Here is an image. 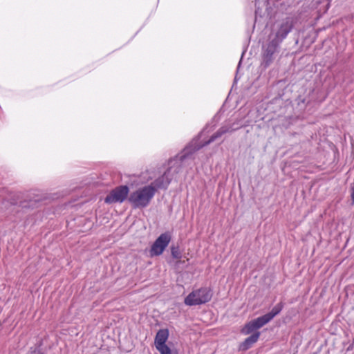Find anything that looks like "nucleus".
Listing matches in <instances>:
<instances>
[{
    "instance_id": "19",
    "label": "nucleus",
    "mask_w": 354,
    "mask_h": 354,
    "mask_svg": "<svg viewBox=\"0 0 354 354\" xmlns=\"http://www.w3.org/2000/svg\"><path fill=\"white\" fill-rule=\"evenodd\" d=\"M329 8V3L328 2L327 4L326 5V9L324 10V12H326V10L328 9Z\"/></svg>"
},
{
    "instance_id": "14",
    "label": "nucleus",
    "mask_w": 354,
    "mask_h": 354,
    "mask_svg": "<svg viewBox=\"0 0 354 354\" xmlns=\"http://www.w3.org/2000/svg\"><path fill=\"white\" fill-rule=\"evenodd\" d=\"M256 330H257V328L252 320L245 324L244 327L241 330V333L244 335H249Z\"/></svg>"
},
{
    "instance_id": "8",
    "label": "nucleus",
    "mask_w": 354,
    "mask_h": 354,
    "mask_svg": "<svg viewBox=\"0 0 354 354\" xmlns=\"http://www.w3.org/2000/svg\"><path fill=\"white\" fill-rule=\"evenodd\" d=\"M293 27V19L291 17H286L281 21L275 35H272V39L281 44L287 37L288 34L292 30Z\"/></svg>"
},
{
    "instance_id": "10",
    "label": "nucleus",
    "mask_w": 354,
    "mask_h": 354,
    "mask_svg": "<svg viewBox=\"0 0 354 354\" xmlns=\"http://www.w3.org/2000/svg\"><path fill=\"white\" fill-rule=\"evenodd\" d=\"M169 337V330L167 328L160 329L155 337L154 344L158 345L160 344H166Z\"/></svg>"
},
{
    "instance_id": "7",
    "label": "nucleus",
    "mask_w": 354,
    "mask_h": 354,
    "mask_svg": "<svg viewBox=\"0 0 354 354\" xmlns=\"http://www.w3.org/2000/svg\"><path fill=\"white\" fill-rule=\"evenodd\" d=\"M171 240L169 232L162 233L153 242L149 250L150 256H160L168 246Z\"/></svg>"
},
{
    "instance_id": "12",
    "label": "nucleus",
    "mask_w": 354,
    "mask_h": 354,
    "mask_svg": "<svg viewBox=\"0 0 354 354\" xmlns=\"http://www.w3.org/2000/svg\"><path fill=\"white\" fill-rule=\"evenodd\" d=\"M284 306V304L281 301L278 303L276 306H274L272 309L268 313H266L267 317H269L270 321L277 315H279L281 311L282 310Z\"/></svg>"
},
{
    "instance_id": "17",
    "label": "nucleus",
    "mask_w": 354,
    "mask_h": 354,
    "mask_svg": "<svg viewBox=\"0 0 354 354\" xmlns=\"http://www.w3.org/2000/svg\"><path fill=\"white\" fill-rule=\"evenodd\" d=\"M296 102L298 105H300L301 104H306V99L304 97H302V96L299 95L296 99Z\"/></svg>"
},
{
    "instance_id": "13",
    "label": "nucleus",
    "mask_w": 354,
    "mask_h": 354,
    "mask_svg": "<svg viewBox=\"0 0 354 354\" xmlns=\"http://www.w3.org/2000/svg\"><path fill=\"white\" fill-rule=\"evenodd\" d=\"M257 328L259 329L270 322V319L267 315H264L263 316L259 317L257 319L252 320Z\"/></svg>"
},
{
    "instance_id": "15",
    "label": "nucleus",
    "mask_w": 354,
    "mask_h": 354,
    "mask_svg": "<svg viewBox=\"0 0 354 354\" xmlns=\"http://www.w3.org/2000/svg\"><path fill=\"white\" fill-rule=\"evenodd\" d=\"M171 249V254L173 259H180L182 257V254L180 250V247L178 245H172L170 247Z\"/></svg>"
},
{
    "instance_id": "1",
    "label": "nucleus",
    "mask_w": 354,
    "mask_h": 354,
    "mask_svg": "<svg viewBox=\"0 0 354 354\" xmlns=\"http://www.w3.org/2000/svg\"><path fill=\"white\" fill-rule=\"evenodd\" d=\"M239 128H233L232 124L223 125L214 133H213L208 140L202 142H198V140H193L188 146H187L183 149V154L178 159V157L174 159L176 162H179V165L178 166V169L176 171V172H178L180 171L182 162H183L185 160L187 159L194 153L200 150L203 147L210 145L213 142L218 140L225 133H232L237 130Z\"/></svg>"
},
{
    "instance_id": "2",
    "label": "nucleus",
    "mask_w": 354,
    "mask_h": 354,
    "mask_svg": "<svg viewBox=\"0 0 354 354\" xmlns=\"http://www.w3.org/2000/svg\"><path fill=\"white\" fill-rule=\"evenodd\" d=\"M155 195V189L151 186H145L133 192L128 197V201L134 209L147 207Z\"/></svg>"
},
{
    "instance_id": "9",
    "label": "nucleus",
    "mask_w": 354,
    "mask_h": 354,
    "mask_svg": "<svg viewBox=\"0 0 354 354\" xmlns=\"http://www.w3.org/2000/svg\"><path fill=\"white\" fill-rule=\"evenodd\" d=\"M261 333L259 331H255L250 336L247 337L243 342L239 344V351H246L258 341L260 337Z\"/></svg>"
},
{
    "instance_id": "20",
    "label": "nucleus",
    "mask_w": 354,
    "mask_h": 354,
    "mask_svg": "<svg viewBox=\"0 0 354 354\" xmlns=\"http://www.w3.org/2000/svg\"><path fill=\"white\" fill-rule=\"evenodd\" d=\"M37 354H44L43 352L39 351Z\"/></svg>"
},
{
    "instance_id": "16",
    "label": "nucleus",
    "mask_w": 354,
    "mask_h": 354,
    "mask_svg": "<svg viewBox=\"0 0 354 354\" xmlns=\"http://www.w3.org/2000/svg\"><path fill=\"white\" fill-rule=\"evenodd\" d=\"M156 348L160 354H171L172 353L170 348L166 344L156 345Z\"/></svg>"
},
{
    "instance_id": "6",
    "label": "nucleus",
    "mask_w": 354,
    "mask_h": 354,
    "mask_svg": "<svg viewBox=\"0 0 354 354\" xmlns=\"http://www.w3.org/2000/svg\"><path fill=\"white\" fill-rule=\"evenodd\" d=\"M129 188L127 185H120L113 189L104 198V203L107 204L122 203L128 197Z\"/></svg>"
},
{
    "instance_id": "21",
    "label": "nucleus",
    "mask_w": 354,
    "mask_h": 354,
    "mask_svg": "<svg viewBox=\"0 0 354 354\" xmlns=\"http://www.w3.org/2000/svg\"><path fill=\"white\" fill-rule=\"evenodd\" d=\"M171 354H178L176 351L172 352Z\"/></svg>"
},
{
    "instance_id": "18",
    "label": "nucleus",
    "mask_w": 354,
    "mask_h": 354,
    "mask_svg": "<svg viewBox=\"0 0 354 354\" xmlns=\"http://www.w3.org/2000/svg\"><path fill=\"white\" fill-rule=\"evenodd\" d=\"M351 198L352 203L354 204V186L351 188Z\"/></svg>"
},
{
    "instance_id": "3",
    "label": "nucleus",
    "mask_w": 354,
    "mask_h": 354,
    "mask_svg": "<svg viewBox=\"0 0 354 354\" xmlns=\"http://www.w3.org/2000/svg\"><path fill=\"white\" fill-rule=\"evenodd\" d=\"M213 296L212 290L209 287H201L191 292L184 300L187 306H197L209 301Z\"/></svg>"
},
{
    "instance_id": "4",
    "label": "nucleus",
    "mask_w": 354,
    "mask_h": 354,
    "mask_svg": "<svg viewBox=\"0 0 354 354\" xmlns=\"http://www.w3.org/2000/svg\"><path fill=\"white\" fill-rule=\"evenodd\" d=\"M280 43L272 39L269 35L268 41L262 46V62L261 66L266 68L274 61L279 53Z\"/></svg>"
},
{
    "instance_id": "5",
    "label": "nucleus",
    "mask_w": 354,
    "mask_h": 354,
    "mask_svg": "<svg viewBox=\"0 0 354 354\" xmlns=\"http://www.w3.org/2000/svg\"><path fill=\"white\" fill-rule=\"evenodd\" d=\"M181 155H177L173 158L169 159V165L170 167L164 172V174L157 178L156 180H154L150 185L148 186L152 187L155 189V193L158 189H167L168 186L171 182L172 178L169 176V174L171 171V169L173 167H175L174 172L176 174H178L176 171L178 169V166L179 165V162H176L174 159L178 157V159L180 157ZM181 167H183V163L181 164ZM182 168V167H180ZM181 170V169H180ZM180 171H178V173Z\"/></svg>"
},
{
    "instance_id": "11",
    "label": "nucleus",
    "mask_w": 354,
    "mask_h": 354,
    "mask_svg": "<svg viewBox=\"0 0 354 354\" xmlns=\"http://www.w3.org/2000/svg\"><path fill=\"white\" fill-rule=\"evenodd\" d=\"M40 202L39 198L26 199L21 201L19 203V206L22 209H34L37 207V204Z\"/></svg>"
}]
</instances>
